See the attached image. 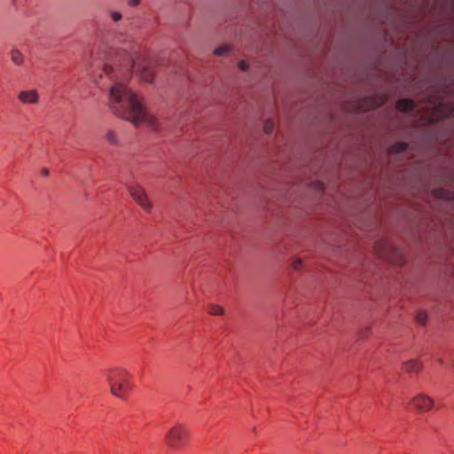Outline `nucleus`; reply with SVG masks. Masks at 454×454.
I'll return each instance as SVG.
<instances>
[{"label":"nucleus","mask_w":454,"mask_h":454,"mask_svg":"<svg viewBox=\"0 0 454 454\" xmlns=\"http://www.w3.org/2000/svg\"><path fill=\"white\" fill-rule=\"evenodd\" d=\"M110 54L114 56H112L111 59L99 63L98 67L101 70L100 78L104 74L114 82L109 90L113 111L135 126L148 123L156 129L157 123L146 111L142 99L120 81L128 80L133 72H141L144 81L153 82L155 79L154 70L148 65L137 66L132 54L126 50H113Z\"/></svg>","instance_id":"nucleus-1"},{"label":"nucleus","mask_w":454,"mask_h":454,"mask_svg":"<svg viewBox=\"0 0 454 454\" xmlns=\"http://www.w3.org/2000/svg\"><path fill=\"white\" fill-rule=\"evenodd\" d=\"M107 380L112 394L124 398L130 388L128 373L124 370L114 369L107 372Z\"/></svg>","instance_id":"nucleus-2"},{"label":"nucleus","mask_w":454,"mask_h":454,"mask_svg":"<svg viewBox=\"0 0 454 454\" xmlns=\"http://www.w3.org/2000/svg\"><path fill=\"white\" fill-rule=\"evenodd\" d=\"M186 439V431L181 427L176 426L168 431L166 435V442L172 448L183 446Z\"/></svg>","instance_id":"nucleus-3"},{"label":"nucleus","mask_w":454,"mask_h":454,"mask_svg":"<svg viewBox=\"0 0 454 454\" xmlns=\"http://www.w3.org/2000/svg\"><path fill=\"white\" fill-rule=\"evenodd\" d=\"M411 403L414 406L415 409H417L420 412H427L429 411L433 406H434V400L424 394H419L416 396H414Z\"/></svg>","instance_id":"nucleus-4"},{"label":"nucleus","mask_w":454,"mask_h":454,"mask_svg":"<svg viewBox=\"0 0 454 454\" xmlns=\"http://www.w3.org/2000/svg\"><path fill=\"white\" fill-rule=\"evenodd\" d=\"M130 195L145 211H149L152 207L151 203L148 201L147 195L145 190L140 186L131 187L129 189Z\"/></svg>","instance_id":"nucleus-5"},{"label":"nucleus","mask_w":454,"mask_h":454,"mask_svg":"<svg viewBox=\"0 0 454 454\" xmlns=\"http://www.w3.org/2000/svg\"><path fill=\"white\" fill-rule=\"evenodd\" d=\"M19 99L26 104H34L37 102L38 94L36 90H22L19 94Z\"/></svg>","instance_id":"nucleus-6"},{"label":"nucleus","mask_w":454,"mask_h":454,"mask_svg":"<svg viewBox=\"0 0 454 454\" xmlns=\"http://www.w3.org/2000/svg\"><path fill=\"white\" fill-rule=\"evenodd\" d=\"M415 104L411 99L402 98L396 102V108L401 112L410 113L414 110Z\"/></svg>","instance_id":"nucleus-7"},{"label":"nucleus","mask_w":454,"mask_h":454,"mask_svg":"<svg viewBox=\"0 0 454 454\" xmlns=\"http://www.w3.org/2000/svg\"><path fill=\"white\" fill-rule=\"evenodd\" d=\"M232 50V47L229 44H222L217 46L214 50V54L216 56H225L230 53Z\"/></svg>","instance_id":"nucleus-8"},{"label":"nucleus","mask_w":454,"mask_h":454,"mask_svg":"<svg viewBox=\"0 0 454 454\" xmlns=\"http://www.w3.org/2000/svg\"><path fill=\"white\" fill-rule=\"evenodd\" d=\"M11 59L16 65H20L23 63L24 56L19 50L13 49L11 51Z\"/></svg>","instance_id":"nucleus-9"},{"label":"nucleus","mask_w":454,"mask_h":454,"mask_svg":"<svg viewBox=\"0 0 454 454\" xmlns=\"http://www.w3.org/2000/svg\"><path fill=\"white\" fill-rule=\"evenodd\" d=\"M403 367L407 372H413L420 369V364L416 360H410L403 364Z\"/></svg>","instance_id":"nucleus-10"},{"label":"nucleus","mask_w":454,"mask_h":454,"mask_svg":"<svg viewBox=\"0 0 454 454\" xmlns=\"http://www.w3.org/2000/svg\"><path fill=\"white\" fill-rule=\"evenodd\" d=\"M408 148V144L405 143V142H399V143H396L392 147H391V151L393 153H403V152H405Z\"/></svg>","instance_id":"nucleus-11"},{"label":"nucleus","mask_w":454,"mask_h":454,"mask_svg":"<svg viewBox=\"0 0 454 454\" xmlns=\"http://www.w3.org/2000/svg\"><path fill=\"white\" fill-rule=\"evenodd\" d=\"M275 124L274 121L270 119L266 120L263 124V130L266 134L270 135L272 133L274 129Z\"/></svg>","instance_id":"nucleus-12"},{"label":"nucleus","mask_w":454,"mask_h":454,"mask_svg":"<svg viewBox=\"0 0 454 454\" xmlns=\"http://www.w3.org/2000/svg\"><path fill=\"white\" fill-rule=\"evenodd\" d=\"M32 0H12V4L13 5L17 8V9H21L22 7H24L26 4H32Z\"/></svg>","instance_id":"nucleus-13"},{"label":"nucleus","mask_w":454,"mask_h":454,"mask_svg":"<svg viewBox=\"0 0 454 454\" xmlns=\"http://www.w3.org/2000/svg\"><path fill=\"white\" fill-rule=\"evenodd\" d=\"M238 68L242 72H247L250 69V65L247 60L241 59L238 62Z\"/></svg>","instance_id":"nucleus-14"},{"label":"nucleus","mask_w":454,"mask_h":454,"mask_svg":"<svg viewBox=\"0 0 454 454\" xmlns=\"http://www.w3.org/2000/svg\"><path fill=\"white\" fill-rule=\"evenodd\" d=\"M209 313L212 315H222L223 314V309L218 305H211L209 308Z\"/></svg>","instance_id":"nucleus-15"},{"label":"nucleus","mask_w":454,"mask_h":454,"mask_svg":"<svg viewBox=\"0 0 454 454\" xmlns=\"http://www.w3.org/2000/svg\"><path fill=\"white\" fill-rule=\"evenodd\" d=\"M293 266L297 271H302L304 269V263L301 259H294L293 261Z\"/></svg>","instance_id":"nucleus-16"},{"label":"nucleus","mask_w":454,"mask_h":454,"mask_svg":"<svg viewBox=\"0 0 454 454\" xmlns=\"http://www.w3.org/2000/svg\"><path fill=\"white\" fill-rule=\"evenodd\" d=\"M106 138L111 144H113V145L117 144L116 135L114 131H111V130L108 131L106 134Z\"/></svg>","instance_id":"nucleus-17"},{"label":"nucleus","mask_w":454,"mask_h":454,"mask_svg":"<svg viewBox=\"0 0 454 454\" xmlns=\"http://www.w3.org/2000/svg\"><path fill=\"white\" fill-rule=\"evenodd\" d=\"M427 320V316L425 312H419L417 314V321L422 325L426 324Z\"/></svg>","instance_id":"nucleus-18"},{"label":"nucleus","mask_w":454,"mask_h":454,"mask_svg":"<svg viewBox=\"0 0 454 454\" xmlns=\"http://www.w3.org/2000/svg\"><path fill=\"white\" fill-rule=\"evenodd\" d=\"M111 17H112L114 21L118 22V21H120L121 20L122 15L119 12H113L112 14H111Z\"/></svg>","instance_id":"nucleus-19"},{"label":"nucleus","mask_w":454,"mask_h":454,"mask_svg":"<svg viewBox=\"0 0 454 454\" xmlns=\"http://www.w3.org/2000/svg\"><path fill=\"white\" fill-rule=\"evenodd\" d=\"M128 4L130 6H137L140 4V0H129Z\"/></svg>","instance_id":"nucleus-20"},{"label":"nucleus","mask_w":454,"mask_h":454,"mask_svg":"<svg viewBox=\"0 0 454 454\" xmlns=\"http://www.w3.org/2000/svg\"><path fill=\"white\" fill-rule=\"evenodd\" d=\"M42 175L47 176L49 175V169L44 168L42 169Z\"/></svg>","instance_id":"nucleus-21"},{"label":"nucleus","mask_w":454,"mask_h":454,"mask_svg":"<svg viewBox=\"0 0 454 454\" xmlns=\"http://www.w3.org/2000/svg\"><path fill=\"white\" fill-rule=\"evenodd\" d=\"M313 185H314V189H315L317 186V184L314 181Z\"/></svg>","instance_id":"nucleus-22"}]
</instances>
